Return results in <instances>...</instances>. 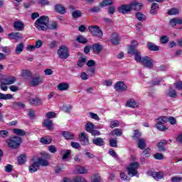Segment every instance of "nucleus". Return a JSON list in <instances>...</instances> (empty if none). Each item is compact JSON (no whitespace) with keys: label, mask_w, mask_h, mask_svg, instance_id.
<instances>
[{"label":"nucleus","mask_w":182,"mask_h":182,"mask_svg":"<svg viewBox=\"0 0 182 182\" xmlns=\"http://www.w3.org/2000/svg\"><path fill=\"white\" fill-rule=\"evenodd\" d=\"M49 23V17L42 16L38 18L34 25L38 31H46L48 29V24Z\"/></svg>","instance_id":"nucleus-1"},{"label":"nucleus","mask_w":182,"mask_h":182,"mask_svg":"<svg viewBox=\"0 0 182 182\" xmlns=\"http://www.w3.org/2000/svg\"><path fill=\"white\" fill-rule=\"evenodd\" d=\"M6 143L7 144L8 147L16 150V149H19L21 144H22V138L18 136H14L6 140Z\"/></svg>","instance_id":"nucleus-2"},{"label":"nucleus","mask_w":182,"mask_h":182,"mask_svg":"<svg viewBox=\"0 0 182 182\" xmlns=\"http://www.w3.org/2000/svg\"><path fill=\"white\" fill-rule=\"evenodd\" d=\"M88 30L92 36H96V38H99V39L103 38V31H102L100 27L97 26H91L88 27Z\"/></svg>","instance_id":"nucleus-3"},{"label":"nucleus","mask_w":182,"mask_h":182,"mask_svg":"<svg viewBox=\"0 0 182 182\" xmlns=\"http://www.w3.org/2000/svg\"><path fill=\"white\" fill-rule=\"evenodd\" d=\"M140 166L139 162H132L129 164V166L127 168L128 171V176L130 177H134V176H137V168Z\"/></svg>","instance_id":"nucleus-4"},{"label":"nucleus","mask_w":182,"mask_h":182,"mask_svg":"<svg viewBox=\"0 0 182 182\" xmlns=\"http://www.w3.org/2000/svg\"><path fill=\"white\" fill-rule=\"evenodd\" d=\"M60 59H68L69 58V49L65 46H61L57 51Z\"/></svg>","instance_id":"nucleus-5"},{"label":"nucleus","mask_w":182,"mask_h":182,"mask_svg":"<svg viewBox=\"0 0 182 182\" xmlns=\"http://www.w3.org/2000/svg\"><path fill=\"white\" fill-rule=\"evenodd\" d=\"M153 59L149 56L143 57L142 61L141 64L143 65L145 68H148L149 69H152L153 68Z\"/></svg>","instance_id":"nucleus-6"},{"label":"nucleus","mask_w":182,"mask_h":182,"mask_svg":"<svg viewBox=\"0 0 182 182\" xmlns=\"http://www.w3.org/2000/svg\"><path fill=\"white\" fill-rule=\"evenodd\" d=\"M114 89L117 92H126L127 90V85L123 81H118L115 84Z\"/></svg>","instance_id":"nucleus-7"},{"label":"nucleus","mask_w":182,"mask_h":182,"mask_svg":"<svg viewBox=\"0 0 182 182\" xmlns=\"http://www.w3.org/2000/svg\"><path fill=\"white\" fill-rule=\"evenodd\" d=\"M79 139L82 146H87L89 144V138L86 136L85 132L79 134Z\"/></svg>","instance_id":"nucleus-8"},{"label":"nucleus","mask_w":182,"mask_h":182,"mask_svg":"<svg viewBox=\"0 0 182 182\" xmlns=\"http://www.w3.org/2000/svg\"><path fill=\"white\" fill-rule=\"evenodd\" d=\"M28 102L31 106H41L43 103L42 100L39 97L29 98Z\"/></svg>","instance_id":"nucleus-9"},{"label":"nucleus","mask_w":182,"mask_h":182,"mask_svg":"<svg viewBox=\"0 0 182 182\" xmlns=\"http://www.w3.org/2000/svg\"><path fill=\"white\" fill-rule=\"evenodd\" d=\"M14 28L16 29V31H23L25 29V24H23V22L21 21H16L14 23Z\"/></svg>","instance_id":"nucleus-10"},{"label":"nucleus","mask_w":182,"mask_h":182,"mask_svg":"<svg viewBox=\"0 0 182 182\" xmlns=\"http://www.w3.org/2000/svg\"><path fill=\"white\" fill-rule=\"evenodd\" d=\"M131 11H141L143 6L141 3H139L138 1H133L130 4Z\"/></svg>","instance_id":"nucleus-11"},{"label":"nucleus","mask_w":182,"mask_h":182,"mask_svg":"<svg viewBox=\"0 0 182 182\" xmlns=\"http://www.w3.org/2000/svg\"><path fill=\"white\" fill-rule=\"evenodd\" d=\"M118 11L119 14H128V12H130L132 11L131 6L129 5H122L118 8Z\"/></svg>","instance_id":"nucleus-12"},{"label":"nucleus","mask_w":182,"mask_h":182,"mask_svg":"<svg viewBox=\"0 0 182 182\" xmlns=\"http://www.w3.org/2000/svg\"><path fill=\"white\" fill-rule=\"evenodd\" d=\"M42 82H43V79L41 78V77L37 76V77H33L30 84L31 85V86L35 87V86H38V85H41V83Z\"/></svg>","instance_id":"nucleus-13"},{"label":"nucleus","mask_w":182,"mask_h":182,"mask_svg":"<svg viewBox=\"0 0 182 182\" xmlns=\"http://www.w3.org/2000/svg\"><path fill=\"white\" fill-rule=\"evenodd\" d=\"M69 87V83L67 82H61L57 85V89L58 90H60V92H65L66 90H68Z\"/></svg>","instance_id":"nucleus-14"},{"label":"nucleus","mask_w":182,"mask_h":182,"mask_svg":"<svg viewBox=\"0 0 182 182\" xmlns=\"http://www.w3.org/2000/svg\"><path fill=\"white\" fill-rule=\"evenodd\" d=\"M111 42L113 45H119L120 38H119V34L117 33H112L111 35Z\"/></svg>","instance_id":"nucleus-15"},{"label":"nucleus","mask_w":182,"mask_h":182,"mask_svg":"<svg viewBox=\"0 0 182 182\" xmlns=\"http://www.w3.org/2000/svg\"><path fill=\"white\" fill-rule=\"evenodd\" d=\"M92 143L95 146H99L100 147H102V146H105V140L101 137L93 139Z\"/></svg>","instance_id":"nucleus-16"},{"label":"nucleus","mask_w":182,"mask_h":182,"mask_svg":"<svg viewBox=\"0 0 182 182\" xmlns=\"http://www.w3.org/2000/svg\"><path fill=\"white\" fill-rule=\"evenodd\" d=\"M127 106L128 107H131L132 109H136V107H139V103L134 100V99H131L127 102Z\"/></svg>","instance_id":"nucleus-17"},{"label":"nucleus","mask_w":182,"mask_h":182,"mask_svg":"<svg viewBox=\"0 0 182 182\" xmlns=\"http://www.w3.org/2000/svg\"><path fill=\"white\" fill-rule=\"evenodd\" d=\"M43 126L44 127H46L48 130H52L53 122H52V120L47 119L43 121Z\"/></svg>","instance_id":"nucleus-18"},{"label":"nucleus","mask_w":182,"mask_h":182,"mask_svg":"<svg viewBox=\"0 0 182 182\" xmlns=\"http://www.w3.org/2000/svg\"><path fill=\"white\" fill-rule=\"evenodd\" d=\"M39 170V162L36 161L29 167V172L30 173H36Z\"/></svg>","instance_id":"nucleus-19"},{"label":"nucleus","mask_w":182,"mask_h":182,"mask_svg":"<svg viewBox=\"0 0 182 182\" xmlns=\"http://www.w3.org/2000/svg\"><path fill=\"white\" fill-rule=\"evenodd\" d=\"M147 48L148 49H149V50L154 52H157L158 50H160V47L151 42H148Z\"/></svg>","instance_id":"nucleus-20"},{"label":"nucleus","mask_w":182,"mask_h":182,"mask_svg":"<svg viewBox=\"0 0 182 182\" xmlns=\"http://www.w3.org/2000/svg\"><path fill=\"white\" fill-rule=\"evenodd\" d=\"M9 39H14V41H19L21 39V33H11L8 35Z\"/></svg>","instance_id":"nucleus-21"},{"label":"nucleus","mask_w":182,"mask_h":182,"mask_svg":"<svg viewBox=\"0 0 182 182\" xmlns=\"http://www.w3.org/2000/svg\"><path fill=\"white\" fill-rule=\"evenodd\" d=\"M55 9L56 12H58V14H60L61 15H63L64 14L66 13V10L65 9V7H63V6H62L61 4H56L55 6Z\"/></svg>","instance_id":"nucleus-22"},{"label":"nucleus","mask_w":182,"mask_h":182,"mask_svg":"<svg viewBox=\"0 0 182 182\" xmlns=\"http://www.w3.org/2000/svg\"><path fill=\"white\" fill-rule=\"evenodd\" d=\"M102 49H103V47H102V45L99 43L92 45V50L95 53H100V52H102Z\"/></svg>","instance_id":"nucleus-23"},{"label":"nucleus","mask_w":182,"mask_h":182,"mask_svg":"<svg viewBox=\"0 0 182 182\" xmlns=\"http://www.w3.org/2000/svg\"><path fill=\"white\" fill-rule=\"evenodd\" d=\"M24 48H25V45L23 44V43H20L16 47V50H15L16 53L17 55H21V53H22V52L23 51Z\"/></svg>","instance_id":"nucleus-24"},{"label":"nucleus","mask_w":182,"mask_h":182,"mask_svg":"<svg viewBox=\"0 0 182 182\" xmlns=\"http://www.w3.org/2000/svg\"><path fill=\"white\" fill-rule=\"evenodd\" d=\"M167 141L162 140L159 143L157 144V147L159 150V151H166V149L164 148V146H166Z\"/></svg>","instance_id":"nucleus-25"},{"label":"nucleus","mask_w":182,"mask_h":182,"mask_svg":"<svg viewBox=\"0 0 182 182\" xmlns=\"http://www.w3.org/2000/svg\"><path fill=\"white\" fill-rule=\"evenodd\" d=\"M166 95L168 97H172L173 99L177 97V92L173 88H169L168 92Z\"/></svg>","instance_id":"nucleus-26"},{"label":"nucleus","mask_w":182,"mask_h":182,"mask_svg":"<svg viewBox=\"0 0 182 182\" xmlns=\"http://www.w3.org/2000/svg\"><path fill=\"white\" fill-rule=\"evenodd\" d=\"M151 176L155 180H161L164 177V174L161 172H153Z\"/></svg>","instance_id":"nucleus-27"},{"label":"nucleus","mask_w":182,"mask_h":182,"mask_svg":"<svg viewBox=\"0 0 182 182\" xmlns=\"http://www.w3.org/2000/svg\"><path fill=\"white\" fill-rule=\"evenodd\" d=\"M63 136L66 140H72L75 137V134L66 131L63 132Z\"/></svg>","instance_id":"nucleus-28"},{"label":"nucleus","mask_w":182,"mask_h":182,"mask_svg":"<svg viewBox=\"0 0 182 182\" xmlns=\"http://www.w3.org/2000/svg\"><path fill=\"white\" fill-rule=\"evenodd\" d=\"M138 147L141 150H144L146 149V140L144 139H139L138 141Z\"/></svg>","instance_id":"nucleus-29"},{"label":"nucleus","mask_w":182,"mask_h":182,"mask_svg":"<svg viewBox=\"0 0 182 182\" xmlns=\"http://www.w3.org/2000/svg\"><path fill=\"white\" fill-rule=\"evenodd\" d=\"M18 163L20 164V166H22V164H25L26 161V155L21 154L18 157Z\"/></svg>","instance_id":"nucleus-30"},{"label":"nucleus","mask_w":182,"mask_h":182,"mask_svg":"<svg viewBox=\"0 0 182 182\" xmlns=\"http://www.w3.org/2000/svg\"><path fill=\"white\" fill-rule=\"evenodd\" d=\"M95 129V124L92 122H88L85 124V131L88 133H90L92 132V130Z\"/></svg>","instance_id":"nucleus-31"},{"label":"nucleus","mask_w":182,"mask_h":182,"mask_svg":"<svg viewBox=\"0 0 182 182\" xmlns=\"http://www.w3.org/2000/svg\"><path fill=\"white\" fill-rule=\"evenodd\" d=\"M13 133L17 136H25V134H26V132L23 129H14Z\"/></svg>","instance_id":"nucleus-32"},{"label":"nucleus","mask_w":182,"mask_h":182,"mask_svg":"<svg viewBox=\"0 0 182 182\" xmlns=\"http://www.w3.org/2000/svg\"><path fill=\"white\" fill-rule=\"evenodd\" d=\"M157 9H159V4L154 3L151 7V15H156L157 14Z\"/></svg>","instance_id":"nucleus-33"},{"label":"nucleus","mask_w":182,"mask_h":182,"mask_svg":"<svg viewBox=\"0 0 182 182\" xmlns=\"http://www.w3.org/2000/svg\"><path fill=\"white\" fill-rule=\"evenodd\" d=\"M110 5H113L112 0H103L101 3H100V6L104 8V6H109Z\"/></svg>","instance_id":"nucleus-34"},{"label":"nucleus","mask_w":182,"mask_h":182,"mask_svg":"<svg viewBox=\"0 0 182 182\" xmlns=\"http://www.w3.org/2000/svg\"><path fill=\"white\" fill-rule=\"evenodd\" d=\"M76 171L78 174H87V169L85 166H79L76 168Z\"/></svg>","instance_id":"nucleus-35"},{"label":"nucleus","mask_w":182,"mask_h":182,"mask_svg":"<svg viewBox=\"0 0 182 182\" xmlns=\"http://www.w3.org/2000/svg\"><path fill=\"white\" fill-rule=\"evenodd\" d=\"M13 107L14 109H16V107H18V109H25V104H23L21 102H14Z\"/></svg>","instance_id":"nucleus-36"},{"label":"nucleus","mask_w":182,"mask_h":182,"mask_svg":"<svg viewBox=\"0 0 182 182\" xmlns=\"http://www.w3.org/2000/svg\"><path fill=\"white\" fill-rule=\"evenodd\" d=\"M136 18L140 22H143V21H146V15L141 14V12L136 13Z\"/></svg>","instance_id":"nucleus-37"},{"label":"nucleus","mask_w":182,"mask_h":182,"mask_svg":"<svg viewBox=\"0 0 182 182\" xmlns=\"http://www.w3.org/2000/svg\"><path fill=\"white\" fill-rule=\"evenodd\" d=\"M167 14L168 15H178L180 14V10L177 8H172L168 11Z\"/></svg>","instance_id":"nucleus-38"},{"label":"nucleus","mask_w":182,"mask_h":182,"mask_svg":"<svg viewBox=\"0 0 182 182\" xmlns=\"http://www.w3.org/2000/svg\"><path fill=\"white\" fill-rule=\"evenodd\" d=\"M85 63H86V58L80 57L78 59L77 65L79 66V68H83V66H85Z\"/></svg>","instance_id":"nucleus-39"},{"label":"nucleus","mask_w":182,"mask_h":182,"mask_svg":"<svg viewBox=\"0 0 182 182\" xmlns=\"http://www.w3.org/2000/svg\"><path fill=\"white\" fill-rule=\"evenodd\" d=\"M72 16L74 19H77V18L82 16V11H80V10H75L72 12Z\"/></svg>","instance_id":"nucleus-40"},{"label":"nucleus","mask_w":182,"mask_h":182,"mask_svg":"<svg viewBox=\"0 0 182 182\" xmlns=\"http://www.w3.org/2000/svg\"><path fill=\"white\" fill-rule=\"evenodd\" d=\"M76 41L79 42V43H82L83 45H85L87 42V39L83 36H77L76 38Z\"/></svg>","instance_id":"nucleus-41"},{"label":"nucleus","mask_w":182,"mask_h":182,"mask_svg":"<svg viewBox=\"0 0 182 182\" xmlns=\"http://www.w3.org/2000/svg\"><path fill=\"white\" fill-rule=\"evenodd\" d=\"M168 122V118L167 117H160L156 119V123H160L161 124H164V123H167Z\"/></svg>","instance_id":"nucleus-42"},{"label":"nucleus","mask_w":182,"mask_h":182,"mask_svg":"<svg viewBox=\"0 0 182 182\" xmlns=\"http://www.w3.org/2000/svg\"><path fill=\"white\" fill-rule=\"evenodd\" d=\"M135 60L136 62H138L139 63H141V62L143 61V58H141V53L138 51L137 53H135Z\"/></svg>","instance_id":"nucleus-43"},{"label":"nucleus","mask_w":182,"mask_h":182,"mask_svg":"<svg viewBox=\"0 0 182 182\" xmlns=\"http://www.w3.org/2000/svg\"><path fill=\"white\" fill-rule=\"evenodd\" d=\"M139 50L136 49L134 46H130L128 49V53L130 55H134L135 53H138Z\"/></svg>","instance_id":"nucleus-44"},{"label":"nucleus","mask_w":182,"mask_h":182,"mask_svg":"<svg viewBox=\"0 0 182 182\" xmlns=\"http://www.w3.org/2000/svg\"><path fill=\"white\" fill-rule=\"evenodd\" d=\"M37 163H39V166H43V167L49 166V162L42 158H39Z\"/></svg>","instance_id":"nucleus-45"},{"label":"nucleus","mask_w":182,"mask_h":182,"mask_svg":"<svg viewBox=\"0 0 182 182\" xmlns=\"http://www.w3.org/2000/svg\"><path fill=\"white\" fill-rule=\"evenodd\" d=\"M155 127L158 129L160 132H164L165 130H167V127H164V124H160L159 122H157L155 125Z\"/></svg>","instance_id":"nucleus-46"},{"label":"nucleus","mask_w":182,"mask_h":182,"mask_svg":"<svg viewBox=\"0 0 182 182\" xmlns=\"http://www.w3.org/2000/svg\"><path fill=\"white\" fill-rule=\"evenodd\" d=\"M112 134L113 136H122V134H123V132H122V129H114L112 132Z\"/></svg>","instance_id":"nucleus-47"},{"label":"nucleus","mask_w":182,"mask_h":182,"mask_svg":"<svg viewBox=\"0 0 182 182\" xmlns=\"http://www.w3.org/2000/svg\"><path fill=\"white\" fill-rule=\"evenodd\" d=\"M9 136V132L7 130H0V137L1 139H6Z\"/></svg>","instance_id":"nucleus-48"},{"label":"nucleus","mask_w":182,"mask_h":182,"mask_svg":"<svg viewBox=\"0 0 182 182\" xmlns=\"http://www.w3.org/2000/svg\"><path fill=\"white\" fill-rule=\"evenodd\" d=\"M48 28L49 29H52L53 31H55L58 29V23L55 21H52L50 24H48Z\"/></svg>","instance_id":"nucleus-49"},{"label":"nucleus","mask_w":182,"mask_h":182,"mask_svg":"<svg viewBox=\"0 0 182 182\" xmlns=\"http://www.w3.org/2000/svg\"><path fill=\"white\" fill-rule=\"evenodd\" d=\"M73 182H87V181L85 178L78 176L73 178Z\"/></svg>","instance_id":"nucleus-50"},{"label":"nucleus","mask_w":182,"mask_h":182,"mask_svg":"<svg viewBox=\"0 0 182 182\" xmlns=\"http://www.w3.org/2000/svg\"><path fill=\"white\" fill-rule=\"evenodd\" d=\"M109 141L110 147H117V139H110Z\"/></svg>","instance_id":"nucleus-51"},{"label":"nucleus","mask_w":182,"mask_h":182,"mask_svg":"<svg viewBox=\"0 0 182 182\" xmlns=\"http://www.w3.org/2000/svg\"><path fill=\"white\" fill-rule=\"evenodd\" d=\"M100 11H101L100 6H94L90 9L89 12H91L92 14H96L97 12H100Z\"/></svg>","instance_id":"nucleus-52"},{"label":"nucleus","mask_w":182,"mask_h":182,"mask_svg":"<svg viewBox=\"0 0 182 182\" xmlns=\"http://www.w3.org/2000/svg\"><path fill=\"white\" fill-rule=\"evenodd\" d=\"M52 141V139H48V138H41V142L43 143V144H50Z\"/></svg>","instance_id":"nucleus-53"},{"label":"nucleus","mask_w":182,"mask_h":182,"mask_svg":"<svg viewBox=\"0 0 182 182\" xmlns=\"http://www.w3.org/2000/svg\"><path fill=\"white\" fill-rule=\"evenodd\" d=\"M23 77H31L32 76V73L28 70H23Z\"/></svg>","instance_id":"nucleus-54"},{"label":"nucleus","mask_w":182,"mask_h":182,"mask_svg":"<svg viewBox=\"0 0 182 182\" xmlns=\"http://www.w3.org/2000/svg\"><path fill=\"white\" fill-rule=\"evenodd\" d=\"M90 117H91V119L97 120V122H99V120H100V118L99 117V115H97V114L90 112Z\"/></svg>","instance_id":"nucleus-55"},{"label":"nucleus","mask_w":182,"mask_h":182,"mask_svg":"<svg viewBox=\"0 0 182 182\" xmlns=\"http://www.w3.org/2000/svg\"><path fill=\"white\" fill-rule=\"evenodd\" d=\"M56 116V113L53 112H48L46 114V117H47V119H53V117H55Z\"/></svg>","instance_id":"nucleus-56"},{"label":"nucleus","mask_w":182,"mask_h":182,"mask_svg":"<svg viewBox=\"0 0 182 182\" xmlns=\"http://www.w3.org/2000/svg\"><path fill=\"white\" fill-rule=\"evenodd\" d=\"M171 182H181L182 181V177L181 176H173L171 178Z\"/></svg>","instance_id":"nucleus-57"},{"label":"nucleus","mask_w":182,"mask_h":182,"mask_svg":"<svg viewBox=\"0 0 182 182\" xmlns=\"http://www.w3.org/2000/svg\"><path fill=\"white\" fill-rule=\"evenodd\" d=\"M154 159L156 160H163L164 159V156L163 154L156 153L154 155Z\"/></svg>","instance_id":"nucleus-58"},{"label":"nucleus","mask_w":182,"mask_h":182,"mask_svg":"<svg viewBox=\"0 0 182 182\" xmlns=\"http://www.w3.org/2000/svg\"><path fill=\"white\" fill-rule=\"evenodd\" d=\"M1 51L4 52V53H11V47L9 46L1 47Z\"/></svg>","instance_id":"nucleus-59"},{"label":"nucleus","mask_w":182,"mask_h":182,"mask_svg":"<svg viewBox=\"0 0 182 182\" xmlns=\"http://www.w3.org/2000/svg\"><path fill=\"white\" fill-rule=\"evenodd\" d=\"M142 156L144 157H150V149H145L142 152Z\"/></svg>","instance_id":"nucleus-60"},{"label":"nucleus","mask_w":182,"mask_h":182,"mask_svg":"<svg viewBox=\"0 0 182 182\" xmlns=\"http://www.w3.org/2000/svg\"><path fill=\"white\" fill-rule=\"evenodd\" d=\"M116 12V7L114 6H111L108 9V13L109 15H113Z\"/></svg>","instance_id":"nucleus-61"},{"label":"nucleus","mask_w":182,"mask_h":182,"mask_svg":"<svg viewBox=\"0 0 182 182\" xmlns=\"http://www.w3.org/2000/svg\"><path fill=\"white\" fill-rule=\"evenodd\" d=\"M6 78L9 85H14V82L16 81V78H15V77H9Z\"/></svg>","instance_id":"nucleus-62"},{"label":"nucleus","mask_w":182,"mask_h":182,"mask_svg":"<svg viewBox=\"0 0 182 182\" xmlns=\"http://www.w3.org/2000/svg\"><path fill=\"white\" fill-rule=\"evenodd\" d=\"M14 170V166L11 164H8L5 167V171L6 173H11Z\"/></svg>","instance_id":"nucleus-63"},{"label":"nucleus","mask_w":182,"mask_h":182,"mask_svg":"<svg viewBox=\"0 0 182 182\" xmlns=\"http://www.w3.org/2000/svg\"><path fill=\"white\" fill-rule=\"evenodd\" d=\"M174 86L178 90H182V82L181 81H178L176 83H175Z\"/></svg>","instance_id":"nucleus-64"}]
</instances>
